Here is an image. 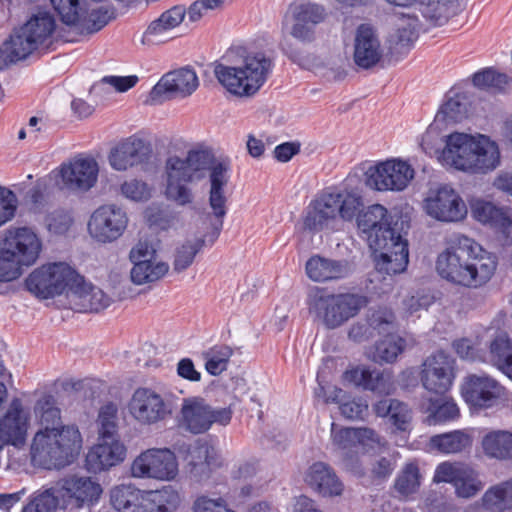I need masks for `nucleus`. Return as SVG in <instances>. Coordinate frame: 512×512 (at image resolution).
I'll return each instance as SVG.
<instances>
[{
  "label": "nucleus",
  "instance_id": "obj_1",
  "mask_svg": "<svg viewBox=\"0 0 512 512\" xmlns=\"http://www.w3.org/2000/svg\"><path fill=\"white\" fill-rule=\"evenodd\" d=\"M435 140V129L429 127L422 137L421 147L444 166L471 174H486L500 165L497 143L484 135L474 137L466 133H452L446 136L442 149L434 144Z\"/></svg>",
  "mask_w": 512,
  "mask_h": 512
},
{
  "label": "nucleus",
  "instance_id": "obj_2",
  "mask_svg": "<svg viewBox=\"0 0 512 512\" xmlns=\"http://www.w3.org/2000/svg\"><path fill=\"white\" fill-rule=\"evenodd\" d=\"M389 218L384 206L374 204L358 215L357 225L372 250L377 271L391 276L405 271L409 252L407 240Z\"/></svg>",
  "mask_w": 512,
  "mask_h": 512
},
{
  "label": "nucleus",
  "instance_id": "obj_3",
  "mask_svg": "<svg viewBox=\"0 0 512 512\" xmlns=\"http://www.w3.org/2000/svg\"><path fill=\"white\" fill-rule=\"evenodd\" d=\"M185 159L194 181L202 179L208 171L210 185L208 202L214 220L211 222L212 231L205 235V239L212 245L220 235L223 218L227 213L225 188L230 179V164L216 159L206 150H191Z\"/></svg>",
  "mask_w": 512,
  "mask_h": 512
},
{
  "label": "nucleus",
  "instance_id": "obj_4",
  "mask_svg": "<svg viewBox=\"0 0 512 512\" xmlns=\"http://www.w3.org/2000/svg\"><path fill=\"white\" fill-rule=\"evenodd\" d=\"M82 448V436L75 425L60 429H39L30 443L33 466L52 470L71 464Z\"/></svg>",
  "mask_w": 512,
  "mask_h": 512
},
{
  "label": "nucleus",
  "instance_id": "obj_5",
  "mask_svg": "<svg viewBox=\"0 0 512 512\" xmlns=\"http://www.w3.org/2000/svg\"><path fill=\"white\" fill-rule=\"evenodd\" d=\"M236 55L239 63L235 66L216 64L214 73L219 83L230 93L249 96L256 93L271 71L270 58L262 52H247L238 47L228 52V57Z\"/></svg>",
  "mask_w": 512,
  "mask_h": 512
},
{
  "label": "nucleus",
  "instance_id": "obj_6",
  "mask_svg": "<svg viewBox=\"0 0 512 512\" xmlns=\"http://www.w3.org/2000/svg\"><path fill=\"white\" fill-rule=\"evenodd\" d=\"M367 298L355 293H331L318 289L309 296V312L327 329H336L354 318L367 305Z\"/></svg>",
  "mask_w": 512,
  "mask_h": 512
},
{
  "label": "nucleus",
  "instance_id": "obj_7",
  "mask_svg": "<svg viewBox=\"0 0 512 512\" xmlns=\"http://www.w3.org/2000/svg\"><path fill=\"white\" fill-rule=\"evenodd\" d=\"M55 30L53 15L47 11L38 12L14 31L2 51L10 62L25 59L38 48L51 44Z\"/></svg>",
  "mask_w": 512,
  "mask_h": 512
},
{
  "label": "nucleus",
  "instance_id": "obj_8",
  "mask_svg": "<svg viewBox=\"0 0 512 512\" xmlns=\"http://www.w3.org/2000/svg\"><path fill=\"white\" fill-rule=\"evenodd\" d=\"M463 250L453 285L477 289L487 284L497 268L494 254L484 250L474 240L462 236Z\"/></svg>",
  "mask_w": 512,
  "mask_h": 512
},
{
  "label": "nucleus",
  "instance_id": "obj_9",
  "mask_svg": "<svg viewBox=\"0 0 512 512\" xmlns=\"http://www.w3.org/2000/svg\"><path fill=\"white\" fill-rule=\"evenodd\" d=\"M79 275L64 262L48 263L35 269L26 280L27 289L42 299L53 298L63 293L73 292Z\"/></svg>",
  "mask_w": 512,
  "mask_h": 512
},
{
  "label": "nucleus",
  "instance_id": "obj_10",
  "mask_svg": "<svg viewBox=\"0 0 512 512\" xmlns=\"http://www.w3.org/2000/svg\"><path fill=\"white\" fill-rule=\"evenodd\" d=\"M132 477L173 481L179 472L175 453L168 448H149L141 452L130 467Z\"/></svg>",
  "mask_w": 512,
  "mask_h": 512
},
{
  "label": "nucleus",
  "instance_id": "obj_11",
  "mask_svg": "<svg viewBox=\"0 0 512 512\" xmlns=\"http://www.w3.org/2000/svg\"><path fill=\"white\" fill-rule=\"evenodd\" d=\"M231 420V412L226 408H213L202 397L183 399L179 423L192 434L208 431L214 423L227 425Z\"/></svg>",
  "mask_w": 512,
  "mask_h": 512
},
{
  "label": "nucleus",
  "instance_id": "obj_12",
  "mask_svg": "<svg viewBox=\"0 0 512 512\" xmlns=\"http://www.w3.org/2000/svg\"><path fill=\"white\" fill-rule=\"evenodd\" d=\"M129 224L127 212L116 204L99 206L87 222L89 236L97 243L110 244L121 238Z\"/></svg>",
  "mask_w": 512,
  "mask_h": 512
},
{
  "label": "nucleus",
  "instance_id": "obj_13",
  "mask_svg": "<svg viewBox=\"0 0 512 512\" xmlns=\"http://www.w3.org/2000/svg\"><path fill=\"white\" fill-rule=\"evenodd\" d=\"M414 174V169L406 161L390 159L368 167L365 184L377 191L399 192L407 188Z\"/></svg>",
  "mask_w": 512,
  "mask_h": 512
},
{
  "label": "nucleus",
  "instance_id": "obj_14",
  "mask_svg": "<svg viewBox=\"0 0 512 512\" xmlns=\"http://www.w3.org/2000/svg\"><path fill=\"white\" fill-rule=\"evenodd\" d=\"M174 405L167 396L147 387L137 388L128 403L130 415L143 425L156 424L172 415Z\"/></svg>",
  "mask_w": 512,
  "mask_h": 512
},
{
  "label": "nucleus",
  "instance_id": "obj_15",
  "mask_svg": "<svg viewBox=\"0 0 512 512\" xmlns=\"http://www.w3.org/2000/svg\"><path fill=\"white\" fill-rule=\"evenodd\" d=\"M461 395L470 408L488 409L495 406L502 398L504 387L487 373H472L464 378Z\"/></svg>",
  "mask_w": 512,
  "mask_h": 512
},
{
  "label": "nucleus",
  "instance_id": "obj_16",
  "mask_svg": "<svg viewBox=\"0 0 512 512\" xmlns=\"http://www.w3.org/2000/svg\"><path fill=\"white\" fill-rule=\"evenodd\" d=\"M423 208L431 218L446 223L458 222L467 214L464 200L448 185L431 189L424 199Z\"/></svg>",
  "mask_w": 512,
  "mask_h": 512
},
{
  "label": "nucleus",
  "instance_id": "obj_17",
  "mask_svg": "<svg viewBox=\"0 0 512 512\" xmlns=\"http://www.w3.org/2000/svg\"><path fill=\"white\" fill-rule=\"evenodd\" d=\"M434 481L451 483L456 495L461 498H471L484 487L477 470L463 463L443 462L435 470Z\"/></svg>",
  "mask_w": 512,
  "mask_h": 512
},
{
  "label": "nucleus",
  "instance_id": "obj_18",
  "mask_svg": "<svg viewBox=\"0 0 512 512\" xmlns=\"http://www.w3.org/2000/svg\"><path fill=\"white\" fill-rule=\"evenodd\" d=\"M31 425V414L22 401L13 399L0 417V443L16 449L25 447Z\"/></svg>",
  "mask_w": 512,
  "mask_h": 512
},
{
  "label": "nucleus",
  "instance_id": "obj_19",
  "mask_svg": "<svg viewBox=\"0 0 512 512\" xmlns=\"http://www.w3.org/2000/svg\"><path fill=\"white\" fill-rule=\"evenodd\" d=\"M455 360L443 351H438L425 359L420 380L423 387L434 394H444L452 386L455 378Z\"/></svg>",
  "mask_w": 512,
  "mask_h": 512
},
{
  "label": "nucleus",
  "instance_id": "obj_20",
  "mask_svg": "<svg viewBox=\"0 0 512 512\" xmlns=\"http://www.w3.org/2000/svg\"><path fill=\"white\" fill-rule=\"evenodd\" d=\"M2 244L5 247V253L13 256L22 267L35 264L42 251V240L29 227L8 229Z\"/></svg>",
  "mask_w": 512,
  "mask_h": 512
},
{
  "label": "nucleus",
  "instance_id": "obj_21",
  "mask_svg": "<svg viewBox=\"0 0 512 512\" xmlns=\"http://www.w3.org/2000/svg\"><path fill=\"white\" fill-rule=\"evenodd\" d=\"M198 84V77L190 68L169 72L151 90L150 102L158 104L172 96H189L197 89Z\"/></svg>",
  "mask_w": 512,
  "mask_h": 512
},
{
  "label": "nucleus",
  "instance_id": "obj_22",
  "mask_svg": "<svg viewBox=\"0 0 512 512\" xmlns=\"http://www.w3.org/2000/svg\"><path fill=\"white\" fill-rule=\"evenodd\" d=\"M63 505L73 504L77 507L97 502L103 492L101 485L91 477L68 476L58 483Z\"/></svg>",
  "mask_w": 512,
  "mask_h": 512
},
{
  "label": "nucleus",
  "instance_id": "obj_23",
  "mask_svg": "<svg viewBox=\"0 0 512 512\" xmlns=\"http://www.w3.org/2000/svg\"><path fill=\"white\" fill-rule=\"evenodd\" d=\"M126 456L127 448L118 437L99 438L86 455V468L93 473L106 471L122 463Z\"/></svg>",
  "mask_w": 512,
  "mask_h": 512
},
{
  "label": "nucleus",
  "instance_id": "obj_24",
  "mask_svg": "<svg viewBox=\"0 0 512 512\" xmlns=\"http://www.w3.org/2000/svg\"><path fill=\"white\" fill-rule=\"evenodd\" d=\"M472 213L476 220L489 224L499 230L505 237L507 244H512V212L507 209L498 208L491 202L476 201L472 205ZM505 260L512 268V247L506 249Z\"/></svg>",
  "mask_w": 512,
  "mask_h": 512
},
{
  "label": "nucleus",
  "instance_id": "obj_25",
  "mask_svg": "<svg viewBox=\"0 0 512 512\" xmlns=\"http://www.w3.org/2000/svg\"><path fill=\"white\" fill-rule=\"evenodd\" d=\"M99 167L94 158L77 157L61 167V179L64 187L70 190L87 191L98 178Z\"/></svg>",
  "mask_w": 512,
  "mask_h": 512
},
{
  "label": "nucleus",
  "instance_id": "obj_26",
  "mask_svg": "<svg viewBox=\"0 0 512 512\" xmlns=\"http://www.w3.org/2000/svg\"><path fill=\"white\" fill-rule=\"evenodd\" d=\"M149 145L137 136H130L114 147L108 156L109 164L114 170L126 171L148 160Z\"/></svg>",
  "mask_w": 512,
  "mask_h": 512
},
{
  "label": "nucleus",
  "instance_id": "obj_27",
  "mask_svg": "<svg viewBox=\"0 0 512 512\" xmlns=\"http://www.w3.org/2000/svg\"><path fill=\"white\" fill-rule=\"evenodd\" d=\"M383 49L376 30L369 24H361L354 38V63L362 68L374 67L382 58Z\"/></svg>",
  "mask_w": 512,
  "mask_h": 512
},
{
  "label": "nucleus",
  "instance_id": "obj_28",
  "mask_svg": "<svg viewBox=\"0 0 512 512\" xmlns=\"http://www.w3.org/2000/svg\"><path fill=\"white\" fill-rule=\"evenodd\" d=\"M344 379L377 395H391L396 389L392 373L386 370L379 371L367 367H356L346 371Z\"/></svg>",
  "mask_w": 512,
  "mask_h": 512
},
{
  "label": "nucleus",
  "instance_id": "obj_29",
  "mask_svg": "<svg viewBox=\"0 0 512 512\" xmlns=\"http://www.w3.org/2000/svg\"><path fill=\"white\" fill-rule=\"evenodd\" d=\"M185 461L191 477L201 481L209 477L211 471L220 465L215 448L207 441L196 440L186 450Z\"/></svg>",
  "mask_w": 512,
  "mask_h": 512
},
{
  "label": "nucleus",
  "instance_id": "obj_30",
  "mask_svg": "<svg viewBox=\"0 0 512 512\" xmlns=\"http://www.w3.org/2000/svg\"><path fill=\"white\" fill-rule=\"evenodd\" d=\"M338 197L334 193H324L310 204L304 218L305 228L320 231L338 215Z\"/></svg>",
  "mask_w": 512,
  "mask_h": 512
},
{
  "label": "nucleus",
  "instance_id": "obj_31",
  "mask_svg": "<svg viewBox=\"0 0 512 512\" xmlns=\"http://www.w3.org/2000/svg\"><path fill=\"white\" fill-rule=\"evenodd\" d=\"M306 274L314 282H327L346 277L350 273V267L345 260H335L312 256L306 262Z\"/></svg>",
  "mask_w": 512,
  "mask_h": 512
},
{
  "label": "nucleus",
  "instance_id": "obj_32",
  "mask_svg": "<svg viewBox=\"0 0 512 512\" xmlns=\"http://www.w3.org/2000/svg\"><path fill=\"white\" fill-rule=\"evenodd\" d=\"M483 454L492 460H512V432L506 429H491L481 438Z\"/></svg>",
  "mask_w": 512,
  "mask_h": 512
},
{
  "label": "nucleus",
  "instance_id": "obj_33",
  "mask_svg": "<svg viewBox=\"0 0 512 512\" xmlns=\"http://www.w3.org/2000/svg\"><path fill=\"white\" fill-rule=\"evenodd\" d=\"M468 106L469 100L465 93L454 89L450 90L447 94L446 101L438 110L434 123L430 127H433L435 134H437L439 124L461 122L468 115Z\"/></svg>",
  "mask_w": 512,
  "mask_h": 512
},
{
  "label": "nucleus",
  "instance_id": "obj_34",
  "mask_svg": "<svg viewBox=\"0 0 512 512\" xmlns=\"http://www.w3.org/2000/svg\"><path fill=\"white\" fill-rule=\"evenodd\" d=\"M309 486L324 496L340 495L342 484L333 470L325 463H314L305 478Z\"/></svg>",
  "mask_w": 512,
  "mask_h": 512
},
{
  "label": "nucleus",
  "instance_id": "obj_35",
  "mask_svg": "<svg viewBox=\"0 0 512 512\" xmlns=\"http://www.w3.org/2000/svg\"><path fill=\"white\" fill-rule=\"evenodd\" d=\"M110 502L118 512H145L144 490L133 484H121L110 490Z\"/></svg>",
  "mask_w": 512,
  "mask_h": 512
},
{
  "label": "nucleus",
  "instance_id": "obj_36",
  "mask_svg": "<svg viewBox=\"0 0 512 512\" xmlns=\"http://www.w3.org/2000/svg\"><path fill=\"white\" fill-rule=\"evenodd\" d=\"M145 512H175L181 504V496L171 485L155 490H144Z\"/></svg>",
  "mask_w": 512,
  "mask_h": 512
},
{
  "label": "nucleus",
  "instance_id": "obj_37",
  "mask_svg": "<svg viewBox=\"0 0 512 512\" xmlns=\"http://www.w3.org/2000/svg\"><path fill=\"white\" fill-rule=\"evenodd\" d=\"M359 428L341 427L332 423L331 441L334 449L340 453L344 465L351 467L352 459L359 449Z\"/></svg>",
  "mask_w": 512,
  "mask_h": 512
},
{
  "label": "nucleus",
  "instance_id": "obj_38",
  "mask_svg": "<svg viewBox=\"0 0 512 512\" xmlns=\"http://www.w3.org/2000/svg\"><path fill=\"white\" fill-rule=\"evenodd\" d=\"M373 411L378 417H389L391 424L399 431L410 428L412 413L408 405L397 399H383L373 405Z\"/></svg>",
  "mask_w": 512,
  "mask_h": 512
},
{
  "label": "nucleus",
  "instance_id": "obj_39",
  "mask_svg": "<svg viewBox=\"0 0 512 512\" xmlns=\"http://www.w3.org/2000/svg\"><path fill=\"white\" fill-rule=\"evenodd\" d=\"M33 414L40 429H60L61 426H64L61 410L55 397L51 394H43L36 400Z\"/></svg>",
  "mask_w": 512,
  "mask_h": 512
},
{
  "label": "nucleus",
  "instance_id": "obj_40",
  "mask_svg": "<svg viewBox=\"0 0 512 512\" xmlns=\"http://www.w3.org/2000/svg\"><path fill=\"white\" fill-rule=\"evenodd\" d=\"M72 294L79 298V304L85 312L101 311L111 303V298L108 295L100 288L87 284L82 276L81 280L77 281V286Z\"/></svg>",
  "mask_w": 512,
  "mask_h": 512
},
{
  "label": "nucleus",
  "instance_id": "obj_41",
  "mask_svg": "<svg viewBox=\"0 0 512 512\" xmlns=\"http://www.w3.org/2000/svg\"><path fill=\"white\" fill-rule=\"evenodd\" d=\"M462 236L458 237L449 247L441 251L435 261L437 274L445 281L453 284L457 266L462 256Z\"/></svg>",
  "mask_w": 512,
  "mask_h": 512
},
{
  "label": "nucleus",
  "instance_id": "obj_42",
  "mask_svg": "<svg viewBox=\"0 0 512 512\" xmlns=\"http://www.w3.org/2000/svg\"><path fill=\"white\" fill-rule=\"evenodd\" d=\"M481 500L483 507L491 512L512 509V478L489 487Z\"/></svg>",
  "mask_w": 512,
  "mask_h": 512
},
{
  "label": "nucleus",
  "instance_id": "obj_43",
  "mask_svg": "<svg viewBox=\"0 0 512 512\" xmlns=\"http://www.w3.org/2000/svg\"><path fill=\"white\" fill-rule=\"evenodd\" d=\"M114 12L106 6L91 7L86 5L83 15L72 26L80 33L91 34L102 29L112 18Z\"/></svg>",
  "mask_w": 512,
  "mask_h": 512
},
{
  "label": "nucleus",
  "instance_id": "obj_44",
  "mask_svg": "<svg viewBox=\"0 0 512 512\" xmlns=\"http://www.w3.org/2000/svg\"><path fill=\"white\" fill-rule=\"evenodd\" d=\"M471 443L470 435L460 430L435 435L430 439V447L443 454L459 453L469 447Z\"/></svg>",
  "mask_w": 512,
  "mask_h": 512
},
{
  "label": "nucleus",
  "instance_id": "obj_45",
  "mask_svg": "<svg viewBox=\"0 0 512 512\" xmlns=\"http://www.w3.org/2000/svg\"><path fill=\"white\" fill-rule=\"evenodd\" d=\"M60 506L64 505L57 484L54 487L34 492L22 512H55Z\"/></svg>",
  "mask_w": 512,
  "mask_h": 512
},
{
  "label": "nucleus",
  "instance_id": "obj_46",
  "mask_svg": "<svg viewBox=\"0 0 512 512\" xmlns=\"http://www.w3.org/2000/svg\"><path fill=\"white\" fill-rule=\"evenodd\" d=\"M169 270L167 263L162 261H141L133 263L130 277L134 284L143 285L162 278Z\"/></svg>",
  "mask_w": 512,
  "mask_h": 512
},
{
  "label": "nucleus",
  "instance_id": "obj_47",
  "mask_svg": "<svg viewBox=\"0 0 512 512\" xmlns=\"http://www.w3.org/2000/svg\"><path fill=\"white\" fill-rule=\"evenodd\" d=\"M406 348V340L399 335H387L375 345L372 355L377 363H393Z\"/></svg>",
  "mask_w": 512,
  "mask_h": 512
},
{
  "label": "nucleus",
  "instance_id": "obj_48",
  "mask_svg": "<svg viewBox=\"0 0 512 512\" xmlns=\"http://www.w3.org/2000/svg\"><path fill=\"white\" fill-rule=\"evenodd\" d=\"M490 360L501 372L512 361V341L507 333H498L490 343Z\"/></svg>",
  "mask_w": 512,
  "mask_h": 512
},
{
  "label": "nucleus",
  "instance_id": "obj_49",
  "mask_svg": "<svg viewBox=\"0 0 512 512\" xmlns=\"http://www.w3.org/2000/svg\"><path fill=\"white\" fill-rule=\"evenodd\" d=\"M232 354V349L226 345L214 346L203 352L206 371L213 376L220 375L227 369Z\"/></svg>",
  "mask_w": 512,
  "mask_h": 512
},
{
  "label": "nucleus",
  "instance_id": "obj_50",
  "mask_svg": "<svg viewBox=\"0 0 512 512\" xmlns=\"http://www.w3.org/2000/svg\"><path fill=\"white\" fill-rule=\"evenodd\" d=\"M204 244V238H193L183 242L175 251L174 270L177 272L186 270L193 263L196 254Z\"/></svg>",
  "mask_w": 512,
  "mask_h": 512
},
{
  "label": "nucleus",
  "instance_id": "obj_51",
  "mask_svg": "<svg viewBox=\"0 0 512 512\" xmlns=\"http://www.w3.org/2000/svg\"><path fill=\"white\" fill-rule=\"evenodd\" d=\"M117 406L113 403L104 405L98 414L99 438L117 437Z\"/></svg>",
  "mask_w": 512,
  "mask_h": 512
},
{
  "label": "nucleus",
  "instance_id": "obj_52",
  "mask_svg": "<svg viewBox=\"0 0 512 512\" xmlns=\"http://www.w3.org/2000/svg\"><path fill=\"white\" fill-rule=\"evenodd\" d=\"M507 82L508 78L505 74L498 73L492 68L484 69L473 76V84L476 87L491 92L503 89Z\"/></svg>",
  "mask_w": 512,
  "mask_h": 512
},
{
  "label": "nucleus",
  "instance_id": "obj_53",
  "mask_svg": "<svg viewBox=\"0 0 512 512\" xmlns=\"http://www.w3.org/2000/svg\"><path fill=\"white\" fill-rule=\"evenodd\" d=\"M291 13L294 21H301L312 26L324 20V8L314 3H301L291 6Z\"/></svg>",
  "mask_w": 512,
  "mask_h": 512
},
{
  "label": "nucleus",
  "instance_id": "obj_54",
  "mask_svg": "<svg viewBox=\"0 0 512 512\" xmlns=\"http://www.w3.org/2000/svg\"><path fill=\"white\" fill-rule=\"evenodd\" d=\"M189 182L166 179L164 195L167 200L176 203L179 206L191 204L194 199L191 188L187 186Z\"/></svg>",
  "mask_w": 512,
  "mask_h": 512
},
{
  "label": "nucleus",
  "instance_id": "obj_55",
  "mask_svg": "<svg viewBox=\"0 0 512 512\" xmlns=\"http://www.w3.org/2000/svg\"><path fill=\"white\" fill-rule=\"evenodd\" d=\"M369 325L373 336L375 334L395 335L393 331L396 329L395 315L392 311L383 309L374 311L368 317Z\"/></svg>",
  "mask_w": 512,
  "mask_h": 512
},
{
  "label": "nucleus",
  "instance_id": "obj_56",
  "mask_svg": "<svg viewBox=\"0 0 512 512\" xmlns=\"http://www.w3.org/2000/svg\"><path fill=\"white\" fill-rule=\"evenodd\" d=\"M146 218L151 226L160 230H168L178 223V214L168 208L150 207L146 211Z\"/></svg>",
  "mask_w": 512,
  "mask_h": 512
},
{
  "label": "nucleus",
  "instance_id": "obj_57",
  "mask_svg": "<svg viewBox=\"0 0 512 512\" xmlns=\"http://www.w3.org/2000/svg\"><path fill=\"white\" fill-rule=\"evenodd\" d=\"M359 448L364 452L381 453L388 449L387 440L368 427L359 428Z\"/></svg>",
  "mask_w": 512,
  "mask_h": 512
},
{
  "label": "nucleus",
  "instance_id": "obj_58",
  "mask_svg": "<svg viewBox=\"0 0 512 512\" xmlns=\"http://www.w3.org/2000/svg\"><path fill=\"white\" fill-rule=\"evenodd\" d=\"M166 179L194 182L193 176L185 158L170 156L165 163Z\"/></svg>",
  "mask_w": 512,
  "mask_h": 512
},
{
  "label": "nucleus",
  "instance_id": "obj_59",
  "mask_svg": "<svg viewBox=\"0 0 512 512\" xmlns=\"http://www.w3.org/2000/svg\"><path fill=\"white\" fill-rule=\"evenodd\" d=\"M419 482V469L415 464H407L396 480L395 487L403 495H409L416 491Z\"/></svg>",
  "mask_w": 512,
  "mask_h": 512
},
{
  "label": "nucleus",
  "instance_id": "obj_60",
  "mask_svg": "<svg viewBox=\"0 0 512 512\" xmlns=\"http://www.w3.org/2000/svg\"><path fill=\"white\" fill-rule=\"evenodd\" d=\"M121 194L132 201H147L151 197V189L144 181L130 179L121 185Z\"/></svg>",
  "mask_w": 512,
  "mask_h": 512
},
{
  "label": "nucleus",
  "instance_id": "obj_61",
  "mask_svg": "<svg viewBox=\"0 0 512 512\" xmlns=\"http://www.w3.org/2000/svg\"><path fill=\"white\" fill-rule=\"evenodd\" d=\"M23 267L13 256L5 253V247L0 245V281L9 282L17 279L22 274Z\"/></svg>",
  "mask_w": 512,
  "mask_h": 512
},
{
  "label": "nucleus",
  "instance_id": "obj_62",
  "mask_svg": "<svg viewBox=\"0 0 512 512\" xmlns=\"http://www.w3.org/2000/svg\"><path fill=\"white\" fill-rule=\"evenodd\" d=\"M171 29L162 21L160 16L152 21L143 35V43L159 44L172 38Z\"/></svg>",
  "mask_w": 512,
  "mask_h": 512
},
{
  "label": "nucleus",
  "instance_id": "obj_63",
  "mask_svg": "<svg viewBox=\"0 0 512 512\" xmlns=\"http://www.w3.org/2000/svg\"><path fill=\"white\" fill-rule=\"evenodd\" d=\"M72 222L70 213L61 209L50 212L45 218L46 228L53 234L66 233Z\"/></svg>",
  "mask_w": 512,
  "mask_h": 512
},
{
  "label": "nucleus",
  "instance_id": "obj_64",
  "mask_svg": "<svg viewBox=\"0 0 512 512\" xmlns=\"http://www.w3.org/2000/svg\"><path fill=\"white\" fill-rule=\"evenodd\" d=\"M229 509L228 503L224 498H211L207 495L198 496L192 505L193 512H224V510Z\"/></svg>",
  "mask_w": 512,
  "mask_h": 512
}]
</instances>
